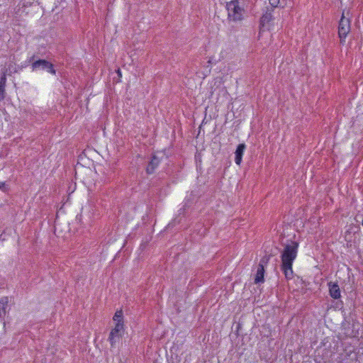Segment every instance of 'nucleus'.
Instances as JSON below:
<instances>
[{"label":"nucleus","instance_id":"1a4fd4ad","mask_svg":"<svg viewBox=\"0 0 363 363\" xmlns=\"http://www.w3.org/2000/svg\"><path fill=\"white\" fill-rule=\"evenodd\" d=\"M245 148L246 145L245 143H240L237 146V148L235 152V162L238 165H240L242 162V155Z\"/></svg>","mask_w":363,"mask_h":363},{"label":"nucleus","instance_id":"39448f33","mask_svg":"<svg viewBox=\"0 0 363 363\" xmlns=\"http://www.w3.org/2000/svg\"><path fill=\"white\" fill-rule=\"evenodd\" d=\"M123 324L116 323L114 328L111 330L108 338V340L110 342L111 347H115L116 343L120 341V340L123 337Z\"/></svg>","mask_w":363,"mask_h":363},{"label":"nucleus","instance_id":"f257e3e1","mask_svg":"<svg viewBox=\"0 0 363 363\" xmlns=\"http://www.w3.org/2000/svg\"><path fill=\"white\" fill-rule=\"evenodd\" d=\"M298 242L290 240L289 243L284 245L281 252V269L286 279H291L294 276L292 264L297 256Z\"/></svg>","mask_w":363,"mask_h":363},{"label":"nucleus","instance_id":"ddd939ff","mask_svg":"<svg viewBox=\"0 0 363 363\" xmlns=\"http://www.w3.org/2000/svg\"><path fill=\"white\" fill-rule=\"evenodd\" d=\"M116 323L123 324V315L122 311H117L113 318Z\"/></svg>","mask_w":363,"mask_h":363},{"label":"nucleus","instance_id":"9d476101","mask_svg":"<svg viewBox=\"0 0 363 363\" xmlns=\"http://www.w3.org/2000/svg\"><path fill=\"white\" fill-rule=\"evenodd\" d=\"M265 269L263 267L257 266V272L255 276L254 283L259 284L264 282Z\"/></svg>","mask_w":363,"mask_h":363},{"label":"nucleus","instance_id":"2eb2a0df","mask_svg":"<svg viewBox=\"0 0 363 363\" xmlns=\"http://www.w3.org/2000/svg\"><path fill=\"white\" fill-rule=\"evenodd\" d=\"M8 297H3L0 299V305L1 304L2 306L7 307L8 306Z\"/></svg>","mask_w":363,"mask_h":363},{"label":"nucleus","instance_id":"f3484780","mask_svg":"<svg viewBox=\"0 0 363 363\" xmlns=\"http://www.w3.org/2000/svg\"><path fill=\"white\" fill-rule=\"evenodd\" d=\"M5 183L4 182H0V189H1L3 187H4Z\"/></svg>","mask_w":363,"mask_h":363},{"label":"nucleus","instance_id":"7ed1b4c3","mask_svg":"<svg viewBox=\"0 0 363 363\" xmlns=\"http://www.w3.org/2000/svg\"><path fill=\"white\" fill-rule=\"evenodd\" d=\"M350 18H346L343 13L338 25V36L340 38V43L342 45L345 43V39L350 31Z\"/></svg>","mask_w":363,"mask_h":363},{"label":"nucleus","instance_id":"f03ea898","mask_svg":"<svg viewBox=\"0 0 363 363\" xmlns=\"http://www.w3.org/2000/svg\"><path fill=\"white\" fill-rule=\"evenodd\" d=\"M29 62H32L31 68L33 71L42 69L46 70L48 72L52 74H56V70L54 68L53 64L46 60L36 59L35 55H33L29 59Z\"/></svg>","mask_w":363,"mask_h":363},{"label":"nucleus","instance_id":"6e6552de","mask_svg":"<svg viewBox=\"0 0 363 363\" xmlns=\"http://www.w3.org/2000/svg\"><path fill=\"white\" fill-rule=\"evenodd\" d=\"M330 296L334 299L341 297V292L337 282L330 281L328 283Z\"/></svg>","mask_w":363,"mask_h":363},{"label":"nucleus","instance_id":"dca6fc26","mask_svg":"<svg viewBox=\"0 0 363 363\" xmlns=\"http://www.w3.org/2000/svg\"><path fill=\"white\" fill-rule=\"evenodd\" d=\"M6 307H5V306L0 307V318L1 319L4 318V316L6 315Z\"/></svg>","mask_w":363,"mask_h":363},{"label":"nucleus","instance_id":"423d86ee","mask_svg":"<svg viewBox=\"0 0 363 363\" xmlns=\"http://www.w3.org/2000/svg\"><path fill=\"white\" fill-rule=\"evenodd\" d=\"M273 11L274 9L272 8L267 7L265 12L260 18V26L262 28L267 27V28L269 29L271 22L274 20L272 15Z\"/></svg>","mask_w":363,"mask_h":363},{"label":"nucleus","instance_id":"9b49d317","mask_svg":"<svg viewBox=\"0 0 363 363\" xmlns=\"http://www.w3.org/2000/svg\"><path fill=\"white\" fill-rule=\"evenodd\" d=\"M6 72H4L0 77V101L6 97Z\"/></svg>","mask_w":363,"mask_h":363},{"label":"nucleus","instance_id":"0eeeda50","mask_svg":"<svg viewBox=\"0 0 363 363\" xmlns=\"http://www.w3.org/2000/svg\"><path fill=\"white\" fill-rule=\"evenodd\" d=\"M160 163V158L156 155H152L150 161L148 162L146 167V173L147 174H152L155 172Z\"/></svg>","mask_w":363,"mask_h":363},{"label":"nucleus","instance_id":"a211bd4d","mask_svg":"<svg viewBox=\"0 0 363 363\" xmlns=\"http://www.w3.org/2000/svg\"><path fill=\"white\" fill-rule=\"evenodd\" d=\"M118 74L119 76H121V71H120V69H118Z\"/></svg>","mask_w":363,"mask_h":363},{"label":"nucleus","instance_id":"4468645a","mask_svg":"<svg viewBox=\"0 0 363 363\" xmlns=\"http://www.w3.org/2000/svg\"><path fill=\"white\" fill-rule=\"evenodd\" d=\"M272 255H264L262 259H260V262L258 264V266L263 267L265 269V267L267 265Z\"/></svg>","mask_w":363,"mask_h":363},{"label":"nucleus","instance_id":"20e7f679","mask_svg":"<svg viewBox=\"0 0 363 363\" xmlns=\"http://www.w3.org/2000/svg\"><path fill=\"white\" fill-rule=\"evenodd\" d=\"M226 8L228 13V18L235 21L242 19V12L243 9L240 7L238 0H234L227 3Z\"/></svg>","mask_w":363,"mask_h":363},{"label":"nucleus","instance_id":"f8f14e48","mask_svg":"<svg viewBox=\"0 0 363 363\" xmlns=\"http://www.w3.org/2000/svg\"><path fill=\"white\" fill-rule=\"evenodd\" d=\"M271 6L269 8H284L287 5V0H269Z\"/></svg>","mask_w":363,"mask_h":363}]
</instances>
